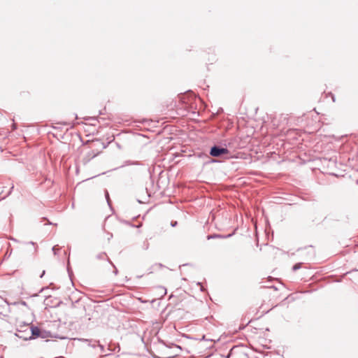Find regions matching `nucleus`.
<instances>
[{"mask_svg":"<svg viewBox=\"0 0 358 358\" xmlns=\"http://www.w3.org/2000/svg\"><path fill=\"white\" fill-rule=\"evenodd\" d=\"M229 152V150L226 148L214 145L210 148V155L215 157H219L223 155H227Z\"/></svg>","mask_w":358,"mask_h":358,"instance_id":"1","label":"nucleus"},{"mask_svg":"<svg viewBox=\"0 0 358 358\" xmlns=\"http://www.w3.org/2000/svg\"><path fill=\"white\" fill-rule=\"evenodd\" d=\"M78 341H85L88 343V345L92 348H95L96 346H99L100 349V352L103 353L105 352V348L103 345L99 344V341L88 340L85 338H78Z\"/></svg>","mask_w":358,"mask_h":358,"instance_id":"2","label":"nucleus"},{"mask_svg":"<svg viewBox=\"0 0 358 358\" xmlns=\"http://www.w3.org/2000/svg\"><path fill=\"white\" fill-rule=\"evenodd\" d=\"M30 332H31V336H29V339H31L34 336H36V337L41 336V337H43V336H41V329L38 327H30Z\"/></svg>","mask_w":358,"mask_h":358,"instance_id":"3","label":"nucleus"},{"mask_svg":"<svg viewBox=\"0 0 358 358\" xmlns=\"http://www.w3.org/2000/svg\"><path fill=\"white\" fill-rule=\"evenodd\" d=\"M20 333H22V332L19 331V333H16L15 336L20 338H23L25 341L29 339V337H27V336H24V334L21 335Z\"/></svg>","mask_w":358,"mask_h":358,"instance_id":"4","label":"nucleus"},{"mask_svg":"<svg viewBox=\"0 0 358 358\" xmlns=\"http://www.w3.org/2000/svg\"><path fill=\"white\" fill-rule=\"evenodd\" d=\"M301 267V263H297V264H296L295 265L293 266L292 270L294 271H296L298 269H299Z\"/></svg>","mask_w":358,"mask_h":358,"instance_id":"5","label":"nucleus"},{"mask_svg":"<svg viewBox=\"0 0 358 358\" xmlns=\"http://www.w3.org/2000/svg\"><path fill=\"white\" fill-rule=\"evenodd\" d=\"M221 237H222V236H220V235H217V234L208 235V236H207V239H208V240H210V239H211V238H221Z\"/></svg>","mask_w":358,"mask_h":358,"instance_id":"6","label":"nucleus"},{"mask_svg":"<svg viewBox=\"0 0 358 358\" xmlns=\"http://www.w3.org/2000/svg\"><path fill=\"white\" fill-rule=\"evenodd\" d=\"M105 257H106V253H100V254H99L96 256V258L99 259H104Z\"/></svg>","mask_w":358,"mask_h":358,"instance_id":"7","label":"nucleus"},{"mask_svg":"<svg viewBox=\"0 0 358 358\" xmlns=\"http://www.w3.org/2000/svg\"><path fill=\"white\" fill-rule=\"evenodd\" d=\"M125 163L127 165H138L139 164V163L138 162L127 161Z\"/></svg>","mask_w":358,"mask_h":358,"instance_id":"8","label":"nucleus"},{"mask_svg":"<svg viewBox=\"0 0 358 358\" xmlns=\"http://www.w3.org/2000/svg\"><path fill=\"white\" fill-rule=\"evenodd\" d=\"M59 250V248H57V245H55L52 247V250L54 253V255H56L57 254V251Z\"/></svg>","mask_w":358,"mask_h":358,"instance_id":"9","label":"nucleus"},{"mask_svg":"<svg viewBox=\"0 0 358 358\" xmlns=\"http://www.w3.org/2000/svg\"><path fill=\"white\" fill-rule=\"evenodd\" d=\"M148 247H149V243H148V241H145V242L143 243V249H144V250H147V249L148 248Z\"/></svg>","mask_w":358,"mask_h":358,"instance_id":"10","label":"nucleus"},{"mask_svg":"<svg viewBox=\"0 0 358 358\" xmlns=\"http://www.w3.org/2000/svg\"><path fill=\"white\" fill-rule=\"evenodd\" d=\"M106 197L108 203H109V195H108V193L107 191L106 192Z\"/></svg>","mask_w":358,"mask_h":358,"instance_id":"11","label":"nucleus"},{"mask_svg":"<svg viewBox=\"0 0 358 358\" xmlns=\"http://www.w3.org/2000/svg\"><path fill=\"white\" fill-rule=\"evenodd\" d=\"M176 225H177V222H176H176H171V226H172V227H176Z\"/></svg>","mask_w":358,"mask_h":358,"instance_id":"12","label":"nucleus"},{"mask_svg":"<svg viewBox=\"0 0 358 358\" xmlns=\"http://www.w3.org/2000/svg\"><path fill=\"white\" fill-rule=\"evenodd\" d=\"M45 274V271H43L42 274L41 275V278H42L43 276V275Z\"/></svg>","mask_w":358,"mask_h":358,"instance_id":"13","label":"nucleus"},{"mask_svg":"<svg viewBox=\"0 0 358 358\" xmlns=\"http://www.w3.org/2000/svg\"><path fill=\"white\" fill-rule=\"evenodd\" d=\"M29 243H30L31 245H35V243H34V242H32V241H31Z\"/></svg>","mask_w":358,"mask_h":358,"instance_id":"14","label":"nucleus"},{"mask_svg":"<svg viewBox=\"0 0 358 358\" xmlns=\"http://www.w3.org/2000/svg\"><path fill=\"white\" fill-rule=\"evenodd\" d=\"M141 226V224H138V226H136V227H140Z\"/></svg>","mask_w":358,"mask_h":358,"instance_id":"15","label":"nucleus"},{"mask_svg":"<svg viewBox=\"0 0 358 358\" xmlns=\"http://www.w3.org/2000/svg\"><path fill=\"white\" fill-rule=\"evenodd\" d=\"M231 235V234H229L228 236H227L226 237H230Z\"/></svg>","mask_w":358,"mask_h":358,"instance_id":"16","label":"nucleus"}]
</instances>
